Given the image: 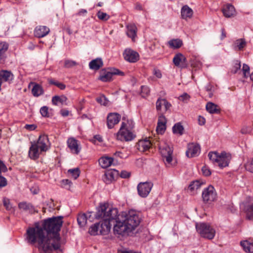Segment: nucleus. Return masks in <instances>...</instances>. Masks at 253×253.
<instances>
[{"label": "nucleus", "mask_w": 253, "mask_h": 253, "mask_svg": "<svg viewBox=\"0 0 253 253\" xmlns=\"http://www.w3.org/2000/svg\"><path fill=\"white\" fill-rule=\"evenodd\" d=\"M62 216H53L36 223L35 227H29L26 231V239L31 244L38 242L39 248L45 253H50L60 248L59 231L62 226Z\"/></svg>", "instance_id": "obj_1"}, {"label": "nucleus", "mask_w": 253, "mask_h": 253, "mask_svg": "<svg viewBox=\"0 0 253 253\" xmlns=\"http://www.w3.org/2000/svg\"><path fill=\"white\" fill-rule=\"evenodd\" d=\"M94 216L97 219L100 218H107L110 225L111 222H115L114 225L115 234L125 236L131 235L132 233V230L124 220L123 216L121 214H118L117 209L109 207L108 204H100L97 208V211Z\"/></svg>", "instance_id": "obj_2"}, {"label": "nucleus", "mask_w": 253, "mask_h": 253, "mask_svg": "<svg viewBox=\"0 0 253 253\" xmlns=\"http://www.w3.org/2000/svg\"><path fill=\"white\" fill-rule=\"evenodd\" d=\"M49 141L47 136L41 135L37 141L31 142L28 155L30 159L37 160L42 152L47 151L49 148Z\"/></svg>", "instance_id": "obj_3"}, {"label": "nucleus", "mask_w": 253, "mask_h": 253, "mask_svg": "<svg viewBox=\"0 0 253 253\" xmlns=\"http://www.w3.org/2000/svg\"><path fill=\"white\" fill-rule=\"evenodd\" d=\"M102 219V220L100 221L98 223H95L90 227L88 230V233L92 236L97 235H107L110 231L111 226L109 221L107 218H100L99 219Z\"/></svg>", "instance_id": "obj_4"}, {"label": "nucleus", "mask_w": 253, "mask_h": 253, "mask_svg": "<svg viewBox=\"0 0 253 253\" xmlns=\"http://www.w3.org/2000/svg\"><path fill=\"white\" fill-rule=\"evenodd\" d=\"M197 232L202 238L212 240L215 235V230L208 223L199 222L196 223Z\"/></svg>", "instance_id": "obj_5"}, {"label": "nucleus", "mask_w": 253, "mask_h": 253, "mask_svg": "<svg viewBox=\"0 0 253 253\" xmlns=\"http://www.w3.org/2000/svg\"><path fill=\"white\" fill-rule=\"evenodd\" d=\"M121 214L123 216L124 220L132 232L140 223V214L135 211L130 210L127 213L123 212Z\"/></svg>", "instance_id": "obj_6"}, {"label": "nucleus", "mask_w": 253, "mask_h": 253, "mask_svg": "<svg viewBox=\"0 0 253 253\" xmlns=\"http://www.w3.org/2000/svg\"><path fill=\"white\" fill-rule=\"evenodd\" d=\"M134 126L131 123V126H126V123L123 122L121 127L117 133V137L118 140L121 141H129L132 140L136 136L135 134L131 131Z\"/></svg>", "instance_id": "obj_7"}, {"label": "nucleus", "mask_w": 253, "mask_h": 253, "mask_svg": "<svg viewBox=\"0 0 253 253\" xmlns=\"http://www.w3.org/2000/svg\"><path fill=\"white\" fill-rule=\"evenodd\" d=\"M125 73L115 68L103 69L100 71L98 79H111L113 75L124 76Z\"/></svg>", "instance_id": "obj_8"}, {"label": "nucleus", "mask_w": 253, "mask_h": 253, "mask_svg": "<svg viewBox=\"0 0 253 253\" xmlns=\"http://www.w3.org/2000/svg\"><path fill=\"white\" fill-rule=\"evenodd\" d=\"M216 198V192L212 185H209L203 191L202 198L205 203H211L215 200Z\"/></svg>", "instance_id": "obj_9"}, {"label": "nucleus", "mask_w": 253, "mask_h": 253, "mask_svg": "<svg viewBox=\"0 0 253 253\" xmlns=\"http://www.w3.org/2000/svg\"><path fill=\"white\" fill-rule=\"evenodd\" d=\"M153 184L151 182H140L137 186L138 194L142 198H146L150 193Z\"/></svg>", "instance_id": "obj_10"}, {"label": "nucleus", "mask_w": 253, "mask_h": 253, "mask_svg": "<svg viewBox=\"0 0 253 253\" xmlns=\"http://www.w3.org/2000/svg\"><path fill=\"white\" fill-rule=\"evenodd\" d=\"M160 151L162 156L168 164H170L172 160L173 149L167 144H165L163 146H160Z\"/></svg>", "instance_id": "obj_11"}, {"label": "nucleus", "mask_w": 253, "mask_h": 253, "mask_svg": "<svg viewBox=\"0 0 253 253\" xmlns=\"http://www.w3.org/2000/svg\"><path fill=\"white\" fill-rule=\"evenodd\" d=\"M123 56L126 61L131 63L136 62L139 59L138 53L130 48H127L124 51Z\"/></svg>", "instance_id": "obj_12"}, {"label": "nucleus", "mask_w": 253, "mask_h": 253, "mask_svg": "<svg viewBox=\"0 0 253 253\" xmlns=\"http://www.w3.org/2000/svg\"><path fill=\"white\" fill-rule=\"evenodd\" d=\"M200 152V146L198 144L189 143L188 144L186 156L189 158L197 156Z\"/></svg>", "instance_id": "obj_13"}, {"label": "nucleus", "mask_w": 253, "mask_h": 253, "mask_svg": "<svg viewBox=\"0 0 253 253\" xmlns=\"http://www.w3.org/2000/svg\"><path fill=\"white\" fill-rule=\"evenodd\" d=\"M231 159V156L230 154L222 152L219 154L217 164L221 168L227 167Z\"/></svg>", "instance_id": "obj_14"}, {"label": "nucleus", "mask_w": 253, "mask_h": 253, "mask_svg": "<svg viewBox=\"0 0 253 253\" xmlns=\"http://www.w3.org/2000/svg\"><path fill=\"white\" fill-rule=\"evenodd\" d=\"M121 116L117 113H110L107 118V126L109 128H112L120 121Z\"/></svg>", "instance_id": "obj_15"}, {"label": "nucleus", "mask_w": 253, "mask_h": 253, "mask_svg": "<svg viewBox=\"0 0 253 253\" xmlns=\"http://www.w3.org/2000/svg\"><path fill=\"white\" fill-rule=\"evenodd\" d=\"M174 64L177 67L185 68L187 66V61L186 57L182 53L176 54L173 58Z\"/></svg>", "instance_id": "obj_16"}, {"label": "nucleus", "mask_w": 253, "mask_h": 253, "mask_svg": "<svg viewBox=\"0 0 253 253\" xmlns=\"http://www.w3.org/2000/svg\"><path fill=\"white\" fill-rule=\"evenodd\" d=\"M18 208L25 211H27L30 214L38 213V211L35 209L34 206L30 203L21 202L18 205Z\"/></svg>", "instance_id": "obj_17"}, {"label": "nucleus", "mask_w": 253, "mask_h": 253, "mask_svg": "<svg viewBox=\"0 0 253 253\" xmlns=\"http://www.w3.org/2000/svg\"><path fill=\"white\" fill-rule=\"evenodd\" d=\"M222 12L225 17L229 18L235 15L236 10L232 4L227 3L223 5Z\"/></svg>", "instance_id": "obj_18"}, {"label": "nucleus", "mask_w": 253, "mask_h": 253, "mask_svg": "<svg viewBox=\"0 0 253 253\" xmlns=\"http://www.w3.org/2000/svg\"><path fill=\"white\" fill-rule=\"evenodd\" d=\"M32 88V93L33 96L38 97L43 93V89L42 86L36 83L31 82L29 84V88Z\"/></svg>", "instance_id": "obj_19"}, {"label": "nucleus", "mask_w": 253, "mask_h": 253, "mask_svg": "<svg viewBox=\"0 0 253 253\" xmlns=\"http://www.w3.org/2000/svg\"><path fill=\"white\" fill-rule=\"evenodd\" d=\"M49 32V29L44 26L37 27L34 31V35L39 38L45 36Z\"/></svg>", "instance_id": "obj_20"}, {"label": "nucleus", "mask_w": 253, "mask_h": 253, "mask_svg": "<svg viewBox=\"0 0 253 253\" xmlns=\"http://www.w3.org/2000/svg\"><path fill=\"white\" fill-rule=\"evenodd\" d=\"M166 120L164 116L159 117L156 128L157 132L159 134H162L166 129Z\"/></svg>", "instance_id": "obj_21"}, {"label": "nucleus", "mask_w": 253, "mask_h": 253, "mask_svg": "<svg viewBox=\"0 0 253 253\" xmlns=\"http://www.w3.org/2000/svg\"><path fill=\"white\" fill-rule=\"evenodd\" d=\"M67 144L72 152L76 154L80 152V148L79 147L78 141L76 139L73 138H69L67 140Z\"/></svg>", "instance_id": "obj_22"}, {"label": "nucleus", "mask_w": 253, "mask_h": 253, "mask_svg": "<svg viewBox=\"0 0 253 253\" xmlns=\"http://www.w3.org/2000/svg\"><path fill=\"white\" fill-rule=\"evenodd\" d=\"M151 142L147 140H141L136 144L137 149L141 152H144L148 150L151 147Z\"/></svg>", "instance_id": "obj_23"}, {"label": "nucleus", "mask_w": 253, "mask_h": 253, "mask_svg": "<svg viewBox=\"0 0 253 253\" xmlns=\"http://www.w3.org/2000/svg\"><path fill=\"white\" fill-rule=\"evenodd\" d=\"M193 14V10L187 5L183 6L181 9V18L183 19L187 20L190 18Z\"/></svg>", "instance_id": "obj_24"}, {"label": "nucleus", "mask_w": 253, "mask_h": 253, "mask_svg": "<svg viewBox=\"0 0 253 253\" xmlns=\"http://www.w3.org/2000/svg\"><path fill=\"white\" fill-rule=\"evenodd\" d=\"M103 66V62L101 58H97L92 60L89 63V67L90 69L97 71Z\"/></svg>", "instance_id": "obj_25"}, {"label": "nucleus", "mask_w": 253, "mask_h": 253, "mask_svg": "<svg viewBox=\"0 0 253 253\" xmlns=\"http://www.w3.org/2000/svg\"><path fill=\"white\" fill-rule=\"evenodd\" d=\"M8 48V44L5 42H0V64L3 63L6 58V52Z\"/></svg>", "instance_id": "obj_26"}, {"label": "nucleus", "mask_w": 253, "mask_h": 253, "mask_svg": "<svg viewBox=\"0 0 253 253\" xmlns=\"http://www.w3.org/2000/svg\"><path fill=\"white\" fill-rule=\"evenodd\" d=\"M114 161V159L109 157H102L99 159V164L103 169H106L111 166Z\"/></svg>", "instance_id": "obj_27"}, {"label": "nucleus", "mask_w": 253, "mask_h": 253, "mask_svg": "<svg viewBox=\"0 0 253 253\" xmlns=\"http://www.w3.org/2000/svg\"><path fill=\"white\" fill-rule=\"evenodd\" d=\"M91 213H92V212H89L87 214L82 213L79 214L77 221L80 227H84L86 225L87 219L89 218L91 216Z\"/></svg>", "instance_id": "obj_28"}, {"label": "nucleus", "mask_w": 253, "mask_h": 253, "mask_svg": "<svg viewBox=\"0 0 253 253\" xmlns=\"http://www.w3.org/2000/svg\"><path fill=\"white\" fill-rule=\"evenodd\" d=\"M246 45L247 42L244 39H239L234 42L232 46L236 50H243Z\"/></svg>", "instance_id": "obj_29"}, {"label": "nucleus", "mask_w": 253, "mask_h": 253, "mask_svg": "<svg viewBox=\"0 0 253 253\" xmlns=\"http://www.w3.org/2000/svg\"><path fill=\"white\" fill-rule=\"evenodd\" d=\"M67 100V98L64 95H55L52 97V103L54 105H58L59 103L62 105L66 104Z\"/></svg>", "instance_id": "obj_30"}, {"label": "nucleus", "mask_w": 253, "mask_h": 253, "mask_svg": "<svg viewBox=\"0 0 253 253\" xmlns=\"http://www.w3.org/2000/svg\"><path fill=\"white\" fill-rule=\"evenodd\" d=\"M206 110L211 114H218L220 113V109L218 108V106L211 102L207 103Z\"/></svg>", "instance_id": "obj_31"}, {"label": "nucleus", "mask_w": 253, "mask_h": 253, "mask_svg": "<svg viewBox=\"0 0 253 253\" xmlns=\"http://www.w3.org/2000/svg\"><path fill=\"white\" fill-rule=\"evenodd\" d=\"M137 28L134 24H129L127 26L126 34L129 38L132 40L135 38L136 36Z\"/></svg>", "instance_id": "obj_32"}, {"label": "nucleus", "mask_w": 253, "mask_h": 253, "mask_svg": "<svg viewBox=\"0 0 253 253\" xmlns=\"http://www.w3.org/2000/svg\"><path fill=\"white\" fill-rule=\"evenodd\" d=\"M240 245L245 252L247 253H253V242L243 241L240 242Z\"/></svg>", "instance_id": "obj_33"}, {"label": "nucleus", "mask_w": 253, "mask_h": 253, "mask_svg": "<svg viewBox=\"0 0 253 253\" xmlns=\"http://www.w3.org/2000/svg\"><path fill=\"white\" fill-rule=\"evenodd\" d=\"M114 179L115 173L112 171H107L103 176V180L106 184L110 183Z\"/></svg>", "instance_id": "obj_34"}, {"label": "nucleus", "mask_w": 253, "mask_h": 253, "mask_svg": "<svg viewBox=\"0 0 253 253\" xmlns=\"http://www.w3.org/2000/svg\"><path fill=\"white\" fill-rule=\"evenodd\" d=\"M170 47L173 48H178L182 45V41L179 39L171 40L169 42Z\"/></svg>", "instance_id": "obj_35"}, {"label": "nucleus", "mask_w": 253, "mask_h": 253, "mask_svg": "<svg viewBox=\"0 0 253 253\" xmlns=\"http://www.w3.org/2000/svg\"><path fill=\"white\" fill-rule=\"evenodd\" d=\"M246 212L247 217L249 219H252L253 218V202L249 204L246 207Z\"/></svg>", "instance_id": "obj_36"}, {"label": "nucleus", "mask_w": 253, "mask_h": 253, "mask_svg": "<svg viewBox=\"0 0 253 253\" xmlns=\"http://www.w3.org/2000/svg\"><path fill=\"white\" fill-rule=\"evenodd\" d=\"M184 128L180 123L175 124L172 127V132L173 133L182 135L183 133Z\"/></svg>", "instance_id": "obj_37"}, {"label": "nucleus", "mask_w": 253, "mask_h": 253, "mask_svg": "<svg viewBox=\"0 0 253 253\" xmlns=\"http://www.w3.org/2000/svg\"><path fill=\"white\" fill-rule=\"evenodd\" d=\"M13 78V74L10 71L2 70L0 71V79H9Z\"/></svg>", "instance_id": "obj_38"}, {"label": "nucleus", "mask_w": 253, "mask_h": 253, "mask_svg": "<svg viewBox=\"0 0 253 253\" xmlns=\"http://www.w3.org/2000/svg\"><path fill=\"white\" fill-rule=\"evenodd\" d=\"M219 154L216 152H210L208 154L209 159L214 164H217Z\"/></svg>", "instance_id": "obj_39"}, {"label": "nucleus", "mask_w": 253, "mask_h": 253, "mask_svg": "<svg viewBox=\"0 0 253 253\" xmlns=\"http://www.w3.org/2000/svg\"><path fill=\"white\" fill-rule=\"evenodd\" d=\"M68 173L70 174L75 179H76L80 175V170L78 168L70 169L68 170Z\"/></svg>", "instance_id": "obj_40"}, {"label": "nucleus", "mask_w": 253, "mask_h": 253, "mask_svg": "<svg viewBox=\"0 0 253 253\" xmlns=\"http://www.w3.org/2000/svg\"><path fill=\"white\" fill-rule=\"evenodd\" d=\"M241 67V62L238 60H235L233 62V66L231 69V72L233 74H236L238 70H240Z\"/></svg>", "instance_id": "obj_41"}, {"label": "nucleus", "mask_w": 253, "mask_h": 253, "mask_svg": "<svg viewBox=\"0 0 253 253\" xmlns=\"http://www.w3.org/2000/svg\"><path fill=\"white\" fill-rule=\"evenodd\" d=\"M201 184L202 183H200L199 180L193 181L189 185L188 189L191 191H192L195 189H198L200 187Z\"/></svg>", "instance_id": "obj_42"}, {"label": "nucleus", "mask_w": 253, "mask_h": 253, "mask_svg": "<svg viewBox=\"0 0 253 253\" xmlns=\"http://www.w3.org/2000/svg\"><path fill=\"white\" fill-rule=\"evenodd\" d=\"M96 101L101 105L107 106L108 105L109 100L104 95H101L96 98Z\"/></svg>", "instance_id": "obj_43"}, {"label": "nucleus", "mask_w": 253, "mask_h": 253, "mask_svg": "<svg viewBox=\"0 0 253 253\" xmlns=\"http://www.w3.org/2000/svg\"><path fill=\"white\" fill-rule=\"evenodd\" d=\"M97 16L100 20L103 21H107L110 18V16L109 15L101 11H98L97 13Z\"/></svg>", "instance_id": "obj_44"}, {"label": "nucleus", "mask_w": 253, "mask_h": 253, "mask_svg": "<svg viewBox=\"0 0 253 253\" xmlns=\"http://www.w3.org/2000/svg\"><path fill=\"white\" fill-rule=\"evenodd\" d=\"M50 84L55 85L61 90L64 89L66 87L65 84L59 82L58 80H50Z\"/></svg>", "instance_id": "obj_45"}, {"label": "nucleus", "mask_w": 253, "mask_h": 253, "mask_svg": "<svg viewBox=\"0 0 253 253\" xmlns=\"http://www.w3.org/2000/svg\"><path fill=\"white\" fill-rule=\"evenodd\" d=\"M77 64L76 61L71 60H65L64 61V67L67 68H72Z\"/></svg>", "instance_id": "obj_46"}, {"label": "nucleus", "mask_w": 253, "mask_h": 253, "mask_svg": "<svg viewBox=\"0 0 253 253\" xmlns=\"http://www.w3.org/2000/svg\"><path fill=\"white\" fill-rule=\"evenodd\" d=\"M242 70L243 73L244 77L245 78H248L250 75V67L246 64H243Z\"/></svg>", "instance_id": "obj_47"}, {"label": "nucleus", "mask_w": 253, "mask_h": 253, "mask_svg": "<svg viewBox=\"0 0 253 253\" xmlns=\"http://www.w3.org/2000/svg\"><path fill=\"white\" fill-rule=\"evenodd\" d=\"M3 206L5 207L7 211H10L12 209V205L10 202L9 199L7 198H3Z\"/></svg>", "instance_id": "obj_48"}, {"label": "nucleus", "mask_w": 253, "mask_h": 253, "mask_svg": "<svg viewBox=\"0 0 253 253\" xmlns=\"http://www.w3.org/2000/svg\"><path fill=\"white\" fill-rule=\"evenodd\" d=\"M141 95L142 97H145L149 94L150 92V89L148 86L145 85H142L141 87Z\"/></svg>", "instance_id": "obj_49"}, {"label": "nucleus", "mask_w": 253, "mask_h": 253, "mask_svg": "<svg viewBox=\"0 0 253 253\" xmlns=\"http://www.w3.org/2000/svg\"><path fill=\"white\" fill-rule=\"evenodd\" d=\"M191 64L194 68L200 69L202 66L201 62L197 59H194L191 61Z\"/></svg>", "instance_id": "obj_50"}, {"label": "nucleus", "mask_w": 253, "mask_h": 253, "mask_svg": "<svg viewBox=\"0 0 253 253\" xmlns=\"http://www.w3.org/2000/svg\"><path fill=\"white\" fill-rule=\"evenodd\" d=\"M40 113L42 117H48V108L46 106H43L40 109Z\"/></svg>", "instance_id": "obj_51"}, {"label": "nucleus", "mask_w": 253, "mask_h": 253, "mask_svg": "<svg viewBox=\"0 0 253 253\" xmlns=\"http://www.w3.org/2000/svg\"><path fill=\"white\" fill-rule=\"evenodd\" d=\"M7 184L6 178L1 175V173H0V189L6 186Z\"/></svg>", "instance_id": "obj_52"}, {"label": "nucleus", "mask_w": 253, "mask_h": 253, "mask_svg": "<svg viewBox=\"0 0 253 253\" xmlns=\"http://www.w3.org/2000/svg\"><path fill=\"white\" fill-rule=\"evenodd\" d=\"M202 170L203 171V173L204 175L206 176H208L211 174V172L207 167L204 166L202 169Z\"/></svg>", "instance_id": "obj_53"}, {"label": "nucleus", "mask_w": 253, "mask_h": 253, "mask_svg": "<svg viewBox=\"0 0 253 253\" xmlns=\"http://www.w3.org/2000/svg\"><path fill=\"white\" fill-rule=\"evenodd\" d=\"M37 127V126L34 124H31V125L26 124L24 126V128L25 129H26L29 131L34 130L36 129Z\"/></svg>", "instance_id": "obj_54"}, {"label": "nucleus", "mask_w": 253, "mask_h": 253, "mask_svg": "<svg viewBox=\"0 0 253 253\" xmlns=\"http://www.w3.org/2000/svg\"><path fill=\"white\" fill-rule=\"evenodd\" d=\"M130 175V173L126 170H122L120 173V176L123 178H128Z\"/></svg>", "instance_id": "obj_55"}, {"label": "nucleus", "mask_w": 253, "mask_h": 253, "mask_svg": "<svg viewBox=\"0 0 253 253\" xmlns=\"http://www.w3.org/2000/svg\"><path fill=\"white\" fill-rule=\"evenodd\" d=\"M7 168L3 162L0 159V173L2 172H5L7 171Z\"/></svg>", "instance_id": "obj_56"}, {"label": "nucleus", "mask_w": 253, "mask_h": 253, "mask_svg": "<svg viewBox=\"0 0 253 253\" xmlns=\"http://www.w3.org/2000/svg\"><path fill=\"white\" fill-rule=\"evenodd\" d=\"M190 96L186 93H184L183 94H182L179 97V99L182 101L188 100Z\"/></svg>", "instance_id": "obj_57"}, {"label": "nucleus", "mask_w": 253, "mask_h": 253, "mask_svg": "<svg viewBox=\"0 0 253 253\" xmlns=\"http://www.w3.org/2000/svg\"><path fill=\"white\" fill-rule=\"evenodd\" d=\"M163 99L159 98L156 102V109L157 110H160L161 109L162 105L163 104Z\"/></svg>", "instance_id": "obj_58"}, {"label": "nucleus", "mask_w": 253, "mask_h": 253, "mask_svg": "<svg viewBox=\"0 0 253 253\" xmlns=\"http://www.w3.org/2000/svg\"><path fill=\"white\" fill-rule=\"evenodd\" d=\"M71 184V181L68 179H63L62 180V185L64 187L67 188L66 186H69V187H70Z\"/></svg>", "instance_id": "obj_59"}, {"label": "nucleus", "mask_w": 253, "mask_h": 253, "mask_svg": "<svg viewBox=\"0 0 253 253\" xmlns=\"http://www.w3.org/2000/svg\"><path fill=\"white\" fill-rule=\"evenodd\" d=\"M163 104L165 106V108L166 110H168L171 107V104L170 103L168 102L166 99H163Z\"/></svg>", "instance_id": "obj_60"}, {"label": "nucleus", "mask_w": 253, "mask_h": 253, "mask_svg": "<svg viewBox=\"0 0 253 253\" xmlns=\"http://www.w3.org/2000/svg\"><path fill=\"white\" fill-rule=\"evenodd\" d=\"M206 123V120L205 118L200 116L198 118V123L200 126L204 125Z\"/></svg>", "instance_id": "obj_61"}, {"label": "nucleus", "mask_w": 253, "mask_h": 253, "mask_svg": "<svg viewBox=\"0 0 253 253\" xmlns=\"http://www.w3.org/2000/svg\"><path fill=\"white\" fill-rule=\"evenodd\" d=\"M250 128L247 126H245L243 127L241 130V132L242 134H247L250 133Z\"/></svg>", "instance_id": "obj_62"}, {"label": "nucleus", "mask_w": 253, "mask_h": 253, "mask_svg": "<svg viewBox=\"0 0 253 253\" xmlns=\"http://www.w3.org/2000/svg\"><path fill=\"white\" fill-rule=\"evenodd\" d=\"M154 74L156 76V77L158 78H162V74L161 71L159 70L155 69L153 71Z\"/></svg>", "instance_id": "obj_63"}, {"label": "nucleus", "mask_w": 253, "mask_h": 253, "mask_svg": "<svg viewBox=\"0 0 253 253\" xmlns=\"http://www.w3.org/2000/svg\"><path fill=\"white\" fill-rule=\"evenodd\" d=\"M118 253H136L132 250H127L126 249L123 250H119Z\"/></svg>", "instance_id": "obj_64"}]
</instances>
